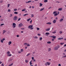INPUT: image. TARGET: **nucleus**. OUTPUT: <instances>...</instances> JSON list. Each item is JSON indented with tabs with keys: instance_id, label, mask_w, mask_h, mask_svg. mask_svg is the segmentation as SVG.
Wrapping results in <instances>:
<instances>
[{
	"instance_id": "nucleus-38",
	"label": "nucleus",
	"mask_w": 66,
	"mask_h": 66,
	"mask_svg": "<svg viewBox=\"0 0 66 66\" xmlns=\"http://www.w3.org/2000/svg\"><path fill=\"white\" fill-rule=\"evenodd\" d=\"M7 55V56H12V54H10Z\"/></svg>"
},
{
	"instance_id": "nucleus-6",
	"label": "nucleus",
	"mask_w": 66,
	"mask_h": 66,
	"mask_svg": "<svg viewBox=\"0 0 66 66\" xmlns=\"http://www.w3.org/2000/svg\"><path fill=\"white\" fill-rule=\"evenodd\" d=\"M20 51H18V53H20L22 52L23 51V49H21Z\"/></svg>"
},
{
	"instance_id": "nucleus-5",
	"label": "nucleus",
	"mask_w": 66,
	"mask_h": 66,
	"mask_svg": "<svg viewBox=\"0 0 66 66\" xmlns=\"http://www.w3.org/2000/svg\"><path fill=\"white\" fill-rule=\"evenodd\" d=\"M16 23H13L12 24V27L13 28H14L16 27Z\"/></svg>"
},
{
	"instance_id": "nucleus-51",
	"label": "nucleus",
	"mask_w": 66,
	"mask_h": 66,
	"mask_svg": "<svg viewBox=\"0 0 66 66\" xmlns=\"http://www.w3.org/2000/svg\"><path fill=\"white\" fill-rule=\"evenodd\" d=\"M64 44V43H60V45H63Z\"/></svg>"
},
{
	"instance_id": "nucleus-11",
	"label": "nucleus",
	"mask_w": 66,
	"mask_h": 66,
	"mask_svg": "<svg viewBox=\"0 0 66 66\" xmlns=\"http://www.w3.org/2000/svg\"><path fill=\"white\" fill-rule=\"evenodd\" d=\"M63 39V37L62 38H59L57 39L58 40H61L62 39Z\"/></svg>"
},
{
	"instance_id": "nucleus-1",
	"label": "nucleus",
	"mask_w": 66,
	"mask_h": 66,
	"mask_svg": "<svg viewBox=\"0 0 66 66\" xmlns=\"http://www.w3.org/2000/svg\"><path fill=\"white\" fill-rule=\"evenodd\" d=\"M28 28V29H30L31 30H33V25H29Z\"/></svg>"
},
{
	"instance_id": "nucleus-22",
	"label": "nucleus",
	"mask_w": 66,
	"mask_h": 66,
	"mask_svg": "<svg viewBox=\"0 0 66 66\" xmlns=\"http://www.w3.org/2000/svg\"><path fill=\"white\" fill-rule=\"evenodd\" d=\"M29 64H30V65H32V61H31L29 62Z\"/></svg>"
},
{
	"instance_id": "nucleus-41",
	"label": "nucleus",
	"mask_w": 66,
	"mask_h": 66,
	"mask_svg": "<svg viewBox=\"0 0 66 66\" xmlns=\"http://www.w3.org/2000/svg\"><path fill=\"white\" fill-rule=\"evenodd\" d=\"M26 9H24L23 10H22V11H26Z\"/></svg>"
},
{
	"instance_id": "nucleus-26",
	"label": "nucleus",
	"mask_w": 66,
	"mask_h": 66,
	"mask_svg": "<svg viewBox=\"0 0 66 66\" xmlns=\"http://www.w3.org/2000/svg\"><path fill=\"white\" fill-rule=\"evenodd\" d=\"M52 33H53V34H55V33H56V31L54 30V32H52Z\"/></svg>"
},
{
	"instance_id": "nucleus-19",
	"label": "nucleus",
	"mask_w": 66,
	"mask_h": 66,
	"mask_svg": "<svg viewBox=\"0 0 66 66\" xmlns=\"http://www.w3.org/2000/svg\"><path fill=\"white\" fill-rule=\"evenodd\" d=\"M11 44H12V42H11V41H10L9 42V45H10Z\"/></svg>"
},
{
	"instance_id": "nucleus-15",
	"label": "nucleus",
	"mask_w": 66,
	"mask_h": 66,
	"mask_svg": "<svg viewBox=\"0 0 66 66\" xmlns=\"http://www.w3.org/2000/svg\"><path fill=\"white\" fill-rule=\"evenodd\" d=\"M46 24H51V23L50 22H48L46 23Z\"/></svg>"
},
{
	"instance_id": "nucleus-10",
	"label": "nucleus",
	"mask_w": 66,
	"mask_h": 66,
	"mask_svg": "<svg viewBox=\"0 0 66 66\" xmlns=\"http://www.w3.org/2000/svg\"><path fill=\"white\" fill-rule=\"evenodd\" d=\"M13 60V59L11 58V59H10L8 60L9 62H10L11 61H12V60Z\"/></svg>"
},
{
	"instance_id": "nucleus-36",
	"label": "nucleus",
	"mask_w": 66,
	"mask_h": 66,
	"mask_svg": "<svg viewBox=\"0 0 66 66\" xmlns=\"http://www.w3.org/2000/svg\"><path fill=\"white\" fill-rule=\"evenodd\" d=\"M47 44H51V42L49 41V42H47Z\"/></svg>"
},
{
	"instance_id": "nucleus-27",
	"label": "nucleus",
	"mask_w": 66,
	"mask_h": 66,
	"mask_svg": "<svg viewBox=\"0 0 66 66\" xmlns=\"http://www.w3.org/2000/svg\"><path fill=\"white\" fill-rule=\"evenodd\" d=\"M14 14H18V12H14Z\"/></svg>"
},
{
	"instance_id": "nucleus-46",
	"label": "nucleus",
	"mask_w": 66,
	"mask_h": 66,
	"mask_svg": "<svg viewBox=\"0 0 66 66\" xmlns=\"http://www.w3.org/2000/svg\"><path fill=\"white\" fill-rule=\"evenodd\" d=\"M37 30H40V29H39V28H37Z\"/></svg>"
},
{
	"instance_id": "nucleus-25",
	"label": "nucleus",
	"mask_w": 66,
	"mask_h": 66,
	"mask_svg": "<svg viewBox=\"0 0 66 66\" xmlns=\"http://www.w3.org/2000/svg\"><path fill=\"white\" fill-rule=\"evenodd\" d=\"M39 4L40 5V6H42L43 5V4H42L41 3H40Z\"/></svg>"
},
{
	"instance_id": "nucleus-20",
	"label": "nucleus",
	"mask_w": 66,
	"mask_h": 66,
	"mask_svg": "<svg viewBox=\"0 0 66 66\" xmlns=\"http://www.w3.org/2000/svg\"><path fill=\"white\" fill-rule=\"evenodd\" d=\"M58 15V14L57 13H56L54 14V16H56L57 15Z\"/></svg>"
},
{
	"instance_id": "nucleus-14",
	"label": "nucleus",
	"mask_w": 66,
	"mask_h": 66,
	"mask_svg": "<svg viewBox=\"0 0 66 66\" xmlns=\"http://www.w3.org/2000/svg\"><path fill=\"white\" fill-rule=\"evenodd\" d=\"M50 28H48V29H46L45 30L46 31H49L50 30Z\"/></svg>"
},
{
	"instance_id": "nucleus-33",
	"label": "nucleus",
	"mask_w": 66,
	"mask_h": 66,
	"mask_svg": "<svg viewBox=\"0 0 66 66\" xmlns=\"http://www.w3.org/2000/svg\"><path fill=\"white\" fill-rule=\"evenodd\" d=\"M31 18H29V19H28L27 20V21H30V20H31Z\"/></svg>"
},
{
	"instance_id": "nucleus-47",
	"label": "nucleus",
	"mask_w": 66,
	"mask_h": 66,
	"mask_svg": "<svg viewBox=\"0 0 66 66\" xmlns=\"http://www.w3.org/2000/svg\"><path fill=\"white\" fill-rule=\"evenodd\" d=\"M24 45H25V46H26V45H27V43H25L24 44Z\"/></svg>"
},
{
	"instance_id": "nucleus-43",
	"label": "nucleus",
	"mask_w": 66,
	"mask_h": 66,
	"mask_svg": "<svg viewBox=\"0 0 66 66\" xmlns=\"http://www.w3.org/2000/svg\"><path fill=\"white\" fill-rule=\"evenodd\" d=\"M17 11V9H14V11Z\"/></svg>"
},
{
	"instance_id": "nucleus-28",
	"label": "nucleus",
	"mask_w": 66,
	"mask_h": 66,
	"mask_svg": "<svg viewBox=\"0 0 66 66\" xmlns=\"http://www.w3.org/2000/svg\"><path fill=\"white\" fill-rule=\"evenodd\" d=\"M7 54H10V51H8L7 52Z\"/></svg>"
},
{
	"instance_id": "nucleus-29",
	"label": "nucleus",
	"mask_w": 66,
	"mask_h": 66,
	"mask_svg": "<svg viewBox=\"0 0 66 66\" xmlns=\"http://www.w3.org/2000/svg\"><path fill=\"white\" fill-rule=\"evenodd\" d=\"M10 6V4H8L7 7H9V6Z\"/></svg>"
},
{
	"instance_id": "nucleus-39",
	"label": "nucleus",
	"mask_w": 66,
	"mask_h": 66,
	"mask_svg": "<svg viewBox=\"0 0 66 66\" xmlns=\"http://www.w3.org/2000/svg\"><path fill=\"white\" fill-rule=\"evenodd\" d=\"M42 39H43V38H42V37L40 38V39H39L40 40H42Z\"/></svg>"
},
{
	"instance_id": "nucleus-7",
	"label": "nucleus",
	"mask_w": 66,
	"mask_h": 66,
	"mask_svg": "<svg viewBox=\"0 0 66 66\" xmlns=\"http://www.w3.org/2000/svg\"><path fill=\"white\" fill-rule=\"evenodd\" d=\"M22 26H23V24L22 23H20L19 24V28L21 27Z\"/></svg>"
},
{
	"instance_id": "nucleus-35",
	"label": "nucleus",
	"mask_w": 66,
	"mask_h": 66,
	"mask_svg": "<svg viewBox=\"0 0 66 66\" xmlns=\"http://www.w3.org/2000/svg\"><path fill=\"white\" fill-rule=\"evenodd\" d=\"M12 16H13V15L12 14H11L10 15V17H12Z\"/></svg>"
},
{
	"instance_id": "nucleus-49",
	"label": "nucleus",
	"mask_w": 66,
	"mask_h": 66,
	"mask_svg": "<svg viewBox=\"0 0 66 66\" xmlns=\"http://www.w3.org/2000/svg\"><path fill=\"white\" fill-rule=\"evenodd\" d=\"M31 15L32 17H34V15H33V14H31Z\"/></svg>"
},
{
	"instance_id": "nucleus-56",
	"label": "nucleus",
	"mask_w": 66,
	"mask_h": 66,
	"mask_svg": "<svg viewBox=\"0 0 66 66\" xmlns=\"http://www.w3.org/2000/svg\"><path fill=\"white\" fill-rule=\"evenodd\" d=\"M33 60V62H36V60H34V59Z\"/></svg>"
},
{
	"instance_id": "nucleus-21",
	"label": "nucleus",
	"mask_w": 66,
	"mask_h": 66,
	"mask_svg": "<svg viewBox=\"0 0 66 66\" xmlns=\"http://www.w3.org/2000/svg\"><path fill=\"white\" fill-rule=\"evenodd\" d=\"M34 38L35 39H38V37L37 36H35V37H34Z\"/></svg>"
},
{
	"instance_id": "nucleus-62",
	"label": "nucleus",
	"mask_w": 66,
	"mask_h": 66,
	"mask_svg": "<svg viewBox=\"0 0 66 66\" xmlns=\"http://www.w3.org/2000/svg\"><path fill=\"white\" fill-rule=\"evenodd\" d=\"M54 39H52V41H54Z\"/></svg>"
},
{
	"instance_id": "nucleus-50",
	"label": "nucleus",
	"mask_w": 66,
	"mask_h": 66,
	"mask_svg": "<svg viewBox=\"0 0 66 66\" xmlns=\"http://www.w3.org/2000/svg\"><path fill=\"white\" fill-rule=\"evenodd\" d=\"M27 46H30V44H27Z\"/></svg>"
},
{
	"instance_id": "nucleus-9",
	"label": "nucleus",
	"mask_w": 66,
	"mask_h": 66,
	"mask_svg": "<svg viewBox=\"0 0 66 66\" xmlns=\"http://www.w3.org/2000/svg\"><path fill=\"white\" fill-rule=\"evenodd\" d=\"M56 20L55 19L53 21V23H56Z\"/></svg>"
},
{
	"instance_id": "nucleus-48",
	"label": "nucleus",
	"mask_w": 66,
	"mask_h": 66,
	"mask_svg": "<svg viewBox=\"0 0 66 66\" xmlns=\"http://www.w3.org/2000/svg\"><path fill=\"white\" fill-rule=\"evenodd\" d=\"M8 11L9 12H11V10H10V9H8Z\"/></svg>"
},
{
	"instance_id": "nucleus-13",
	"label": "nucleus",
	"mask_w": 66,
	"mask_h": 66,
	"mask_svg": "<svg viewBox=\"0 0 66 66\" xmlns=\"http://www.w3.org/2000/svg\"><path fill=\"white\" fill-rule=\"evenodd\" d=\"M51 37H52V38H56V36H51Z\"/></svg>"
},
{
	"instance_id": "nucleus-23",
	"label": "nucleus",
	"mask_w": 66,
	"mask_h": 66,
	"mask_svg": "<svg viewBox=\"0 0 66 66\" xmlns=\"http://www.w3.org/2000/svg\"><path fill=\"white\" fill-rule=\"evenodd\" d=\"M45 9L44 8H42L41 9H40V11H42L43 10H44Z\"/></svg>"
},
{
	"instance_id": "nucleus-57",
	"label": "nucleus",
	"mask_w": 66,
	"mask_h": 66,
	"mask_svg": "<svg viewBox=\"0 0 66 66\" xmlns=\"http://www.w3.org/2000/svg\"><path fill=\"white\" fill-rule=\"evenodd\" d=\"M32 22V20H31L30 21V23H31Z\"/></svg>"
},
{
	"instance_id": "nucleus-18",
	"label": "nucleus",
	"mask_w": 66,
	"mask_h": 66,
	"mask_svg": "<svg viewBox=\"0 0 66 66\" xmlns=\"http://www.w3.org/2000/svg\"><path fill=\"white\" fill-rule=\"evenodd\" d=\"M31 2V1H29L28 2H26V3H30V2Z\"/></svg>"
},
{
	"instance_id": "nucleus-3",
	"label": "nucleus",
	"mask_w": 66,
	"mask_h": 66,
	"mask_svg": "<svg viewBox=\"0 0 66 66\" xmlns=\"http://www.w3.org/2000/svg\"><path fill=\"white\" fill-rule=\"evenodd\" d=\"M50 64H51V63L50 62H47L45 64V65L46 66H47V65H50Z\"/></svg>"
},
{
	"instance_id": "nucleus-42",
	"label": "nucleus",
	"mask_w": 66,
	"mask_h": 66,
	"mask_svg": "<svg viewBox=\"0 0 66 66\" xmlns=\"http://www.w3.org/2000/svg\"><path fill=\"white\" fill-rule=\"evenodd\" d=\"M60 34H62V33H63V32L62 31H60L59 32Z\"/></svg>"
},
{
	"instance_id": "nucleus-12",
	"label": "nucleus",
	"mask_w": 66,
	"mask_h": 66,
	"mask_svg": "<svg viewBox=\"0 0 66 66\" xmlns=\"http://www.w3.org/2000/svg\"><path fill=\"white\" fill-rule=\"evenodd\" d=\"M45 34L46 35V36H48V35L50 34L49 32H46L45 33Z\"/></svg>"
},
{
	"instance_id": "nucleus-4",
	"label": "nucleus",
	"mask_w": 66,
	"mask_h": 66,
	"mask_svg": "<svg viewBox=\"0 0 66 66\" xmlns=\"http://www.w3.org/2000/svg\"><path fill=\"white\" fill-rule=\"evenodd\" d=\"M17 16H15L13 18V20L14 21H16L17 20Z\"/></svg>"
},
{
	"instance_id": "nucleus-60",
	"label": "nucleus",
	"mask_w": 66,
	"mask_h": 66,
	"mask_svg": "<svg viewBox=\"0 0 66 66\" xmlns=\"http://www.w3.org/2000/svg\"><path fill=\"white\" fill-rule=\"evenodd\" d=\"M21 30H24V28H22L21 29Z\"/></svg>"
},
{
	"instance_id": "nucleus-30",
	"label": "nucleus",
	"mask_w": 66,
	"mask_h": 66,
	"mask_svg": "<svg viewBox=\"0 0 66 66\" xmlns=\"http://www.w3.org/2000/svg\"><path fill=\"white\" fill-rule=\"evenodd\" d=\"M57 13V12L56 11H55L53 12V14H54L55 13Z\"/></svg>"
},
{
	"instance_id": "nucleus-34",
	"label": "nucleus",
	"mask_w": 66,
	"mask_h": 66,
	"mask_svg": "<svg viewBox=\"0 0 66 66\" xmlns=\"http://www.w3.org/2000/svg\"><path fill=\"white\" fill-rule=\"evenodd\" d=\"M31 54L30 53H29L27 55H26V56H29V55H30Z\"/></svg>"
},
{
	"instance_id": "nucleus-2",
	"label": "nucleus",
	"mask_w": 66,
	"mask_h": 66,
	"mask_svg": "<svg viewBox=\"0 0 66 66\" xmlns=\"http://www.w3.org/2000/svg\"><path fill=\"white\" fill-rule=\"evenodd\" d=\"M60 47L59 46H56L54 47V49L55 50H58V48H59Z\"/></svg>"
},
{
	"instance_id": "nucleus-17",
	"label": "nucleus",
	"mask_w": 66,
	"mask_h": 66,
	"mask_svg": "<svg viewBox=\"0 0 66 66\" xmlns=\"http://www.w3.org/2000/svg\"><path fill=\"white\" fill-rule=\"evenodd\" d=\"M63 9L62 8H60L58 9V11H62Z\"/></svg>"
},
{
	"instance_id": "nucleus-32",
	"label": "nucleus",
	"mask_w": 66,
	"mask_h": 66,
	"mask_svg": "<svg viewBox=\"0 0 66 66\" xmlns=\"http://www.w3.org/2000/svg\"><path fill=\"white\" fill-rule=\"evenodd\" d=\"M28 15V14L27 13V14H24L23 15V16H27V15Z\"/></svg>"
},
{
	"instance_id": "nucleus-37",
	"label": "nucleus",
	"mask_w": 66,
	"mask_h": 66,
	"mask_svg": "<svg viewBox=\"0 0 66 66\" xmlns=\"http://www.w3.org/2000/svg\"><path fill=\"white\" fill-rule=\"evenodd\" d=\"M51 48H50L48 49V51H51Z\"/></svg>"
},
{
	"instance_id": "nucleus-31",
	"label": "nucleus",
	"mask_w": 66,
	"mask_h": 66,
	"mask_svg": "<svg viewBox=\"0 0 66 66\" xmlns=\"http://www.w3.org/2000/svg\"><path fill=\"white\" fill-rule=\"evenodd\" d=\"M5 32H6V31H5V30H3V33H5Z\"/></svg>"
},
{
	"instance_id": "nucleus-52",
	"label": "nucleus",
	"mask_w": 66,
	"mask_h": 66,
	"mask_svg": "<svg viewBox=\"0 0 66 66\" xmlns=\"http://www.w3.org/2000/svg\"><path fill=\"white\" fill-rule=\"evenodd\" d=\"M20 19H21V18H19V19L18 20V21H19V20H20Z\"/></svg>"
},
{
	"instance_id": "nucleus-45",
	"label": "nucleus",
	"mask_w": 66,
	"mask_h": 66,
	"mask_svg": "<svg viewBox=\"0 0 66 66\" xmlns=\"http://www.w3.org/2000/svg\"><path fill=\"white\" fill-rule=\"evenodd\" d=\"M25 62H26V63H28V60H26Z\"/></svg>"
},
{
	"instance_id": "nucleus-54",
	"label": "nucleus",
	"mask_w": 66,
	"mask_h": 66,
	"mask_svg": "<svg viewBox=\"0 0 66 66\" xmlns=\"http://www.w3.org/2000/svg\"><path fill=\"white\" fill-rule=\"evenodd\" d=\"M19 37V35H16V37Z\"/></svg>"
},
{
	"instance_id": "nucleus-61",
	"label": "nucleus",
	"mask_w": 66,
	"mask_h": 66,
	"mask_svg": "<svg viewBox=\"0 0 66 66\" xmlns=\"http://www.w3.org/2000/svg\"><path fill=\"white\" fill-rule=\"evenodd\" d=\"M55 19L56 20L58 19V18H57V17H56V18Z\"/></svg>"
},
{
	"instance_id": "nucleus-53",
	"label": "nucleus",
	"mask_w": 66,
	"mask_h": 66,
	"mask_svg": "<svg viewBox=\"0 0 66 66\" xmlns=\"http://www.w3.org/2000/svg\"><path fill=\"white\" fill-rule=\"evenodd\" d=\"M3 2V1L1 0L0 1V3H2Z\"/></svg>"
},
{
	"instance_id": "nucleus-40",
	"label": "nucleus",
	"mask_w": 66,
	"mask_h": 66,
	"mask_svg": "<svg viewBox=\"0 0 66 66\" xmlns=\"http://www.w3.org/2000/svg\"><path fill=\"white\" fill-rule=\"evenodd\" d=\"M13 63H12L11 64L9 65V66H12V65H13Z\"/></svg>"
},
{
	"instance_id": "nucleus-16",
	"label": "nucleus",
	"mask_w": 66,
	"mask_h": 66,
	"mask_svg": "<svg viewBox=\"0 0 66 66\" xmlns=\"http://www.w3.org/2000/svg\"><path fill=\"white\" fill-rule=\"evenodd\" d=\"M63 19H61L59 20L60 22H62V21H63Z\"/></svg>"
},
{
	"instance_id": "nucleus-8",
	"label": "nucleus",
	"mask_w": 66,
	"mask_h": 66,
	"mask_svg": "<svg viewBox=\"0 0 66 66\" xmlns=\"http://www.w3.org/2000/svg\"><path fill=\"white\" fill-rule=\"evenodd\" d=\"M5 40V39L4 38H3L1 40V42L2 43H3V41Z\"/></svg>"
},
{
	"instance_id": "nucleus-55",
	"label": "nucleus",
	"mask_w": 66,
	"mask_h": 66,
	"mask_svg": "<svg viewBox=\"0 0 66 66\" xmlns=\"http://www.w3.org/2000/svg\"><path fill=\"white\" fill-rule=\"evenodd\" d=\"M1 66H4V64L3 63H2V65H1Z\"/></svg>"
},
{
	"instance_id": "nucleus-24",
	"label": "nucleus",
	"mask_w": 66,
	"mask_h": 66,
	"mask_svg": "<svg viewBox=\"0 0 66 66\" xmlns=\"http://www.w3.org/2000/svg\"><path fill=\"white\" fill-rule=\"evenodd\" d=\"M48 0H45L44 1V2L45 3H46V2H48Z\"/></svg>"
},
{
	"instance_id": "nucleus-58",
	"label": "nucleus",
	"mask_w": 66,
	"mask_h": 66,
	"mask_svg": "<svg viewBox=\"0 0 66 66\" xmlns=\"http://www.w3.org/2000/svg\"><path fill=\"white\" fill-rule=\"evenodd\" d=\"M32 60H34V57H32Z\"/></svg>"
},
{
	"instance_id": "nucleus-59",
	"label": "nucleus",
	"mask_w": 66,
	"mask_h": 66,
	"mask_svg": "<svg viewBox=\"0 0 66 66\" xmlns=\"http://www.w3.org/2000/svg\"><path fill=\"white\" fill-rule=\"evenodd\" d=\"M58 66H61V64H58Z\"/></svg>"
},
{
	"instance_id": "nucleus-44",
	"label": "nucleus",
	"mask_w": 66,
	"mask_h": 66,
	"mask_svg": "<svg viewBox=\"0 0 66 66\" xmlns=\"http://www.w3.org/2000/svg\"><path fill=\"white\" fill-rule=\"evenodd\" d=\"M4 24H1L0 25V26H3V25H4Z\"/></svg>"
},
{
	"instance_id": "nucleus-64",
	"label": "nucleus",
	"mask_w": 66,
	"mask_h": 66,
	"mask_svg": "<svg viewBox=\"0 0 66 66\" xmlns=\"http://www.w3.org/2000/svg\"><path fill=\"white\" fill-rule=\"evenodd\" d=\"M64 40H66V38H64Z\"/></svg>"
},
{
	"instance_id": "nucleus-63",
	"label": "nucleus",
	"mask_w": 66,
	"mask_h": 66,
	"mask_svg": "<svg viewBox=\"0 0 66 66\" xmlns=\"http://www.w3.org/2000/svg\"><path fill=\"white\" fill-rule=\"evenodd\" d=\"M66 44L64 45V47H66Z\"/></svg>"
}]
</instances>
